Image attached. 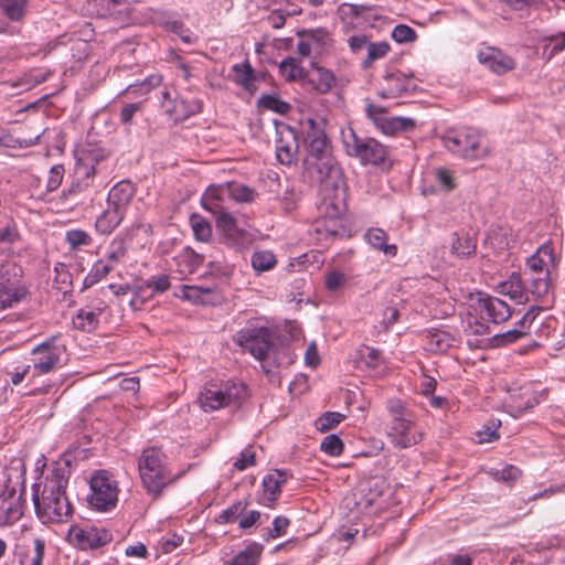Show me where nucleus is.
<instances>
[{"mask_svg":"<svg viewBox=\"0 0 565 565\" xmlns=\"http://www.w3.org/2000/svg\"><path fill=\"white\" fill-rule=\"evenodd\" d=\"M413 75L399 71L383 76V88L379 92L382 98H397L417 90Z\"/></svg>","mask_w":565,"mask_h":565,"instance_id":"dca6fc26","label":"nucleus"},{"mask_svg":"<svg viewBox=\"0 0 565 565\" xmlns=\"http://www.w3.org/2000/svg\"><path fill=\"white\" fill-rule=\"evenodd\" d=\"M490 475L494 480L505 483L512 487L522 476V471L512 465H509L500 470H492Z\"/></svg>","mask_w":565,"mask_h":565,"instance_id":"49530a36","label":"nucleus"},{"mask_svg":"<svg viewBox=\"0 0 565 565\" xmlns=\"http://www.w3.org/2000/svg\"><path fill=\"white\" fill-rule=\"evenodd\" d=\"M225 189L226 194L241 203H252L257 196V192L245 184H228Z\"/></svg>","mask_w":565,"mask_h":565,"instance_id":"79ce46f5","label":"nucleus"},{"mask_svg":"<svg viewBox=\"0 0 565 565\" xmlns=\"http://www.w3.org/2000/svg\"><path fill=\"white\" fill-rule=\"evenodd\" d=\"M70 469L66 466L57 467L46 479L41 497L39 484L34 483L33 502L38 518L43 523L66 522L73 514V507L66 497Z\"/></svg>","mask_w":565,"mask_h":565,"instance_id":"f03ea898","label":"nucleus"},{"mask_svg":"<svg viewBox=\"0 0 565 565\" xmlns=\"http://www.w3.org/2000/svg\"><path fill=\"white\" fill-rule=\"evenodd\" d=\"M113 271V264L98 259L86 275L83 281V288H90L98 281L104 279L109 273Z\"/></svg>","mask_w":565,"mask_h":565,"instance_id":"4c0bfd02","label":"nucleus"},{"mask_svg":"<svg viewBox=\"0 0 565 565\" xmlns=\"http://www.w3.org/2000/svg\"><path fill=\"white\" fill-rule=\"evenodd\" d=\"M305 145L307 153L302 162V178L326 190L338 188L342 180V170L333 156L324 129L311 118L307 120Z\"/></svg>","mask_w":565,"mask_h":565,"instance_id":"f257e3e1","label":"nucleus"},{"mask_svg":"<svg viewBox=\"0 0 565 565\" xmlns=\"http://www.w3.org/2000/svg\"><path fill=\"white\" fill-rule=\"evenodd\" d=\"M386 407L391 415L387 437L393 447L405 449L420 443L423 431L416 424L415 414L396 398L388 399Z\"/></svg>","mask_w":565,"mask_h":565,"instance_id":"20e7f679","label":"nucleus"},{"mask_svg":"<svg viewBox=\"0 0 565 565\" xmlns=\"http://www.w3.org/2000/svg\"><path fill=\"white\" fill-rule=\"evenodd\" d=\"M391 51V45L386 41L382 42H370L367 45V55L366 58L363 61V67L369 68L372 66V64L380 58H383L387 55V53Z\"/></svg>","mask_w":565,"mask_h":565,"instance_id":"a18cd8bd","label":"nucleus"},{"mask_svg":"<svg viewBox=\"0 0 565 565\" xmlns=\"http://www.w3.org/2000/svg\"><path fill=\"white\" fill-rule=\"evenodd\" d=\"M392 39L397 43H411L417 39V34L413 28L398 24L392 31Z\"/></svg>","mask_w":565,"mask_h":565,"instance_id":"052dcab7","label":"nucleus"},{"mask_svg":"<svg viewBox=\"0 0 565 565\" xmlns=\"http://www.w3.org/2000/svg\"><path fill=\"white\" fill-rule=\"evenodd\" d=\"M45 544L41 539L33 541V547H26L20 556L21 565H42Z\"/></svg>","mask_w":565,"mask_h":565,"instance_id":"e433bc0d","label":"nucleus"},{"mask_svg":"<svg viewBox=\"0 0 565 565\" xmlns=\"http://www.w3.org/2000/svg\"><path fill=\"white\" fill-rule=\"evenodd\" d=\"M63 348L55 344V337L39 344L32 350L33 375H42L54 371L61 360Z\"/></svg>","mask_w":565,"mask_h":565,"instance_id":"ddd939ff","label":"nucleus"},{"mask_svg":"<svg viewBox=\"0 0 565 565\" xmlns=\"http://www.w3.org/2000/svg\"><path fill=\"white\" fill-rule=\"evenodd\" d=\"M367 117L385 135L393 136L399 131H411L415 128V121L406 117H387L386 110L374 104L365 108Z\"/></svg>","mask_w":565,"mask_h":565,"instance_id":"4468645a","label":"nucleus"},{"mask_svg":"<svg viewBox=\"0 0 565 565\" xmlns=\"http://www.w3.org/2000/svg\"><path fill=\"white\" fill-rule=\"evenodd\" d=\"M500 422L490 420L483 426V429L478 431L479 443H490L499 439L498 428Z\"/></svg>","mask_w":565,"mask_h":565,"instance_id":"69168bd1","label":"nucleus"},{"mask_svg":"<svg viewBox=\"0 0 565 565\" xmlns=\"http://www.w3.org/2000/svg\"><path fill=\"white\" fill-rule=\"evenodd\" d=\"M24 296L10 284H0V312L18 303Z\"/></svg>","mask_w":565,"mask_h":565,"instance_id":"37998d69","label":"nucleus"},{"mask_svg":"<svg viewBox=\"0 0 565 565\" xmlns=\"http://www.w3.org/2000/svg\"><path fill=\"white\" fill-rule=\"evenodd\" d=\"M216 228L220 232L221 242L236 252L248 249L255 241V234L241 227L233 214L218 216Z\"/></svg>","mask_w":565,"mask_h":565,"instance_id":"9b49d317","label":"nucleus"},{"mask_svg":"<svg viewBox=\"0 0 565 565\" xmlns=\"http://www.w3.org/2000/svg\"><path fill=\"white\" fill-rule=\"evenodd\" d=\"M201 110L202 102L200 99H188L182 96H177L171 102V106H167V113H169L175 121H183Z\"/></svg>","mask_w":565,"mask_h":565,"instance_id":"5701e85b","label":"nucleus"},{"mask_svg":"<svg viewBox=\"0 0 565 565\" xmlns=\"http://www.w3.org/2000/svg\"><path fill=\"white\" fill-rule=\"evenodd\" d=\"M245 396L246 386L243 383H227L224 388L210 385L200 393L199 403L204 412H212L237 403Z\"/></svg>","mask_w":565,"mask_h":565,"instance_id":"9d476101","label":"nucleus"},{"mask_svg":"<svg viewBox=\"0 0 565 565\" xmlns=\"http://www.w3.org/2000/svg\"><path fill=\"white\" fill-rule=\"evenodd\" d=\"M263 550L264 546L262 544L252 542L232 559L226 561L224 565H257Z\"/></svg>","mask_w":565,"mask_h":565,"instance_id":"c756f323","label":"nucleus"},{"mask_svg":"<svg viewBox=\"0 0 565 565\" xmlns=\"http://www.w3.org/2000/svg\"><path fill=\"white\" fill-rule=\"evenodd\" d=\"M190 224L194 237L200 242H209L212 238V226L209 221L199 214L190 216Z\"/></svg>","mask_w":565,"mask_h":565,"instance_id":"a19ab883","label":"nucleus"},{"mask_svg":"<svg viewBox=\"0 0 565 565\" xmlns=\"http://www.w3.org/2000/svg\"><path fill=\"white\" fill-rule=\"evenodd\" d=\"M143 106H145L143 102L126 104L121 108L120 114H119L120 122L125 126H130L132 122L134 116L138 111H142Z\"/></svg>","mask_w":565,"mask_h":565,"instance_id":"0e129e2a","label":"nucleus"},{"mask_svg":"<svg viewBox=\"0 0 565 565\" xmlns=\"http://www.w3.org/2000/svg\"><path fill=\"white\" fill-rule=\"evenodd\" d=\"M234 341L259 361H265L275 351L274 333L264 327L242 329Z\"/></svg>","mask_w":565,"mask_h":565,"instance_id":"1a4fd4ad","label":"nucleus"},{"mask_svg":"<svg viewBox=\"0 0 565 565\" xmlns=\"http://www.w3.org/2000/svg\"><path fill=\"white\" fill-rule=\"evenodd\" d=\"M90 495L88 503L97 511H108L116 507L118 501L117 481L107 470L95 472L90 480Z\"/></svg>","mask_w":565,"mask_h":565,"instance_id":"6e6552de","label":"nucleus"},{"mask_svg":"<svg viewBox=\"0 0 565 565\" xmlns=\"http://www.w3.org/2000/svg\"><path fill=\"white\" fill-rule=\"evenodd\" d=\"M259 108L270 110L279 115H286L291 109V106L279 98L278 95L264 94L260 96L257 103Z\"/></svg>","mask_w":565,"mask_h":565,"instance_id":"ea45409f","label":"nucleus"},{"mask_svg":"<svg viewBox=\"0 0 565 565\" xmlns=\"http://www.w3.org/2000/svg\"><path fill=\"white\" fill-rule=\"evenodd\" d=\"M548 276L539 275V276H530V287L527 292H531L536 298H541L545 296L548 291Z\"/></svg>","mask_w":565,"mask_h":565,"instance_id":"bf43d9fd","label":"nucleus"},{"mask_svg":"<svg viewBox=\"0 0 565 565\" xmlns=\"http://www.w3.org/2000/svg\"><path fill=\"white\" fill-rule=\"evenodd\" d=\"M529 334V331L512 329L501 334H495L492 338V343L494 347H504L510 343L516 342L519 339Z\"/></svg>","mask_w":565,"mask_h":565,"instance_id":"13d9d810","label":"nucleus"},{"mask_svg":"<svg viewBox=\"0 0 565 565\" xmlns=\"http://www.w3.org/2000/svg\"><path fill=\"white\" fill-rule=\"evenodd\" d=\"M183 298L199 305H214L221 292L216 285L213 286H184Z\"/></svg>","mask_w":565,"mask_h":565,"instance_id":"a878e982","label":"nucleus"},{"mask_svg":"<svg viewBox=\"0 0 565 565\" xmlns=\"http://www.w3.org/2000/svg\"><path fill=\"white\" fill-rule=\"evenodd\" d=\"M334 84L335 76L330 70L313 64L311 71H307L302 86L318 94H327Z\"/></svg>","mask_w":565,"mask_h":565,"instance_id":"412c9836","label":"nucleus"},{"mask_svg":"<svg viewBox=\"0 0 565 565\" xmlns=\"http://www.w3.org/2000/svg\"><path fill=\"white\" fill-rule=\"evenodd\" d=\"M232 71L234 73V82L237 85H241L252 94L256 92V74L248 61L241 64H234Z\"/></svg>","mask_w":565,"mask_h":565,"instance_id":"c85d7f7f","label":"nucleus"},{"mask_svg":"<svg viewBox=\"0 0 565 565\" xmlns=\"http://www.w3.org/2000/svg\"><path fill=\"white\" fill-rule=\"evenodd\" d=\"M443 141L450 152L467 160H480L490 152L480 132L470 127L460 130H447L443 136Z\"/></svg>","mask_w":565,"mask_h":565,"instance_id":"0eeeda50","label":"nucleus"},{"mask_svg":"<svg viewBox=\"0 0 565 565\" xmlns=\"http://www.w3.org/2000/svg\"><path fill=\"white\" fill-rule=\"evenodd\" d=\"M72 323L76 330L90 333L98 327V313L93 310L82 308L73 318Z\"/></svg>","mask_w":565,"mask_h":565,"instance_id":"72a5a7b5","label":"nucleus"},{"mask_svg":"<svg viewBox=\"0 0 565 565\" xmlns=\"http://www.w3.org/2000/svg\"><path fill=\"white\" fill-rule=\"evenodd\" d=\"M105 14L118 22H127L130 15V0H100Z\"/></svg>","mask_w":565,"mask_h":565,"instance_id":"2f4dec72","label":"nucleus"},{"mask_svg":"<svg viewBox=\"0 0 565 565\" xmlns=\"http://www.w3.org/2000/svg\"><path fill=\"white\" fill-rule=\"evenodd\" d=\"M279 72L288 82L301 81L303 83L306 73L296 58L288 56L279 64Z\"/></svg>","mask_w":565,"mask_h":565,"instance_id":"c9c22d12","label":"nucleus"},{"mask_svg":"<svg viewBox=\"0 0 565 565\" xmlns=\"http://www.w3.org/2000/svg\"><path fill=\"white\" fill-rule=\"evenodd\" d=\"M343 142L348 154L358 158L364 166L372 164L386 170L393 166L388 148L374 138H361L351 129Z\"/></svg>","mask_w":565,"mask_h":565,"instance_id":"423d86ee","label":"nucleus"},{"mask_svg":"<svg viewBox=\"0 0 565 565\" xmlns=\"http://www.w3.org/2000/svg\"><path fill=\"white\" fill-rule=\"evenodd\" d=\"M277 258L270 250H258L252 256V267L258 271H266L275 267Z\"/></svg>","mask_w":565,"mask_h":565,"instance_id":"c03bdc74","label":"nucleus"},{"mask_svg":"<svg viewBox=\"0 0 565 565\" xmlns=\"http://www.w3.org/2000/svg\"><path fill=\"white\" fill-rule=\"evenodd\" d=\"M65 242L70 245L71 249H78L82 246L90 245L92 237L84 230H71L65 234Z\"/></svg>","mask_w":565,"mask_h":565,"instance_id":"5fc2aeb1","label":"nucleus"},{"mask_svg":"<svg viewBox=\"0 0 565 565\" xmlns=\"http://www.w3.org/2000/svg\"><path fill=\"white\" fill-rule=\"evenodd\" d=\"M127 254V248L122 242L113 243L111 249L107 253L106 257L102 259L108 264H113V270L116 265L124 260Z\"/></svg>","mask_w":565,"mask_h":565,"instance_id":"680f3d73","label":"nucleus"},{"mask_svg":"<svg viewBox=\"0 0 565 565\" xmlns=\"http://www.w3.org/2000/svg\"><path fill=\"white\" fill-rule=\"evenodd\" d=\"M171 287L170 277L166 274H161L158 276H151L147 280H145L143 285L138 289L142 291L145 288L152 290L154 294H163L169 290Z\"/></svg>","mask_w":565,"mask_h":565,"instance_id":"864d4df0","label":"nucleus"},{"mask_svg":"<svg viewBox=\"0 0 565 565\" xmlns=\"http://www.w3.org/2000/svg\"><path fill=\"white\" fill-rule=\"evenodd\" d=\"M26 4L28 0H0L3 14L14 22L23 20Z\"/></svg>","mask_w":565,"mask_h":565,"instance_id":"58836bf2","label":"nucleus"},{"mask_svg":"<svg viewBox=\"0 0 565 565\" xmlns=\"http://www.w3.org/2000/svg\"><path fill=\"white\" fill-rule=\"evenodd\" d=\"M552 248L548 245L541 246L534 255L526 260L530 276L550 275L548 263L553 260Z\"/></svg>","mask_w":565,"mask_h":565,"instance_id":"bb28decb","label":"nucleus"},{"mask_svg":"<svg viewBox=\"0 0 565 565\" xmlns=\"http://www.w3.org/2000/svg\"><path fill=\"white\" fill-rule=\"evenodd\" d=\"M344 418L345 416L341 413L326 412L316 419V428L321 433L329 431L335 428Z\"/></svg>","mask_w":565,"mask_h":565,"instance_id":"8fccbe9b","label":"nucleus"},{"mask_svg":"<svg viewBox=\"0 0 565 565\" xmlns=\"http://www.w3.org/2000/svg\"><path fill=\"white\" fill-rule=\"evenodd\" d=\"M138 471L143 488L153 498H159L164 488L180 478V473H173L168 455L157 446L142 450L138 458Z\"/></svg>","mask_w":565,"mask_h":565,"instance_id":"7ed1b4c3","label":"nucleus"},{"mask_svg":"<svg viewBox=\"0 0 565 565\" xmlns=\"http://www.w3.org/2000/svg\"><path fill=\"white\" fill-rule=\"evenodd\" d=\"M497 290L499 294L510 297L518 303H525L529 301L527 288L524 286L520 273H512L505 281L498 285Z\"/></svg>","mask_w":565,"mask_h":565,"instance_id":"b1692460","label":"nucleus"},{"mask_svg":"<svg viewBox=\"0 0 565 565\" xmlns=\"http://www.w3.org/2000/svg\"><path fill=\"white\" fill-rule=\"evenodd\" d=\"M162 82L160 74H151L140 83H134L127 86L125 93H139L148 94L153 88L158 87Z\"/></svg>","mask_w":565,"mask_h":565,"instance_id":"de8ad7c7","label":"nucleus"},{"mask_svg":"<svg viewBox=\"0 0 565 565\" xmlns=\"http://www.w3.org/2000/svg\"><path fill=\"white\" fill-rule=\"evenodd\" d=\"M68 541L79 550H95L111 542L113 535L106 529L72 525L67 533Z\"/></svg>","mask_w":565,"mask_h":565,"instance_id":"f8f14e48","label":"nucleus"},{"mask_svg":"<svg viewBox=\"0 0 565 565\" xmlns=\"http://www.w3.org/2000/svg\"><path fill=\"white\" fill-rule=\"evenodd\" d=\"M247 508V502L236 501L230 508L222 511L216 518L215 522L218 524H227L233 523L237 520L238 516L243 514V512Z\"/></svg>","mask_w":565,"mask_h":565,"instance_id":"09e8293b","label":"nucleus"},{"mask_svg":"<svg viewBox=\"0 0 565 565\" xmlns=\"http://www.w3.org/2000/svg\"><path fill=\"white\" fill-rule=\"evenodd\" d=\"M320 195L319 210L322 215L312 224L315 233L320 239L347 236L348 228L341 217L342 200L339 196V186L330 190L320 188Z\"/></svg>","mask_w":565,"mask_h":565,"instance_id":"39448f33","label":"nucleus"},{"mask_svg":"<svg viewBox=\"0 0 565 565\" xmlns=\"http://www.w3.org/2000/svg\"><path fill=\"white\" fill-rule=\"evenodd\" d=\"M476 310L479 311L482 319H488L493 323L504 322L512 315L507 302L481 292L478 294Z\"/></svg>","mask_w":565,"mask_h":565,"instance_id":"f3484780","label":"nucleus"},{"mask_svg":"<svg viewBox=\"0 0 565 565\" xmlns=\"http://www.w3.org/2000/svg\"><path fill=\"white\" fill-rule=\"evenodd\" d=\"M290 525V520L286 516H276L273 521V527L267 529V532L263 535L266 542L280 537L286 534L287 529Z\"/></svg>","mask_w":565,"mask_h":565,"instance_id":"6e6d98bb","label":"nucleus"},{"mask_svg":"<svg viewBox=\"0 0 565 565\" xmlns=\"http://www.w3.org/2000/svg\"><path fill=\"white\" fill-rule=\"evenodd\" d=\"M426 339L428 350L434 352H446L456 341L452 334L439 329L428 331Z\"/></svg>","mask_w":565,"mask_h":565,"instance_id":"7c9ffc66","label":"nucleus"},{"mask_svg":"<svg viewBox=\"0 0 565 565\" xmlns=\"http://www.w3.org/2000/svg\"><path fill=\"white\" fill-rule=\"evenodd\" d=\"M135 194V185L128 180H122L109 190L107 205L126 214Z\"/></svg>","mask_w":565,"mask_h":565,"instance_id":"4be33fe9","label":"nucleus"},{"mask_svg":"<svg viewBox=\"0 0 565 565\" xmlns=\"http://www.w3.org/2000/svg\"><path fill=\"white\" fill-rule=\"evenodd\" d=\"M361 360L365 363V365L370 369H377L382 364L381 352L374 348L365 347L360 352Z\"/></svg>","mask_w":565,"mask_h":565,"instance_id":"e2e57ef3","label":"nucleus"},{"mask_svg":"<svg viewBox=\"0 0 565 565\" xmlns=\"http://www.w3.org/2000/svg\"><path fill=\"white\" fill-rule=\"evenodd\" d=\"M434 175L435 181L439 184L443 191L450 192L456 189L457 182L451 170L445 167H438L434 170Z\"/></svg>","mask_w":565,"mask_h":565,"instance_id":"603ef678","label":"nucleus"},{"mask_svg":"<svg viewBox=\"0 0 565 565\" xmlns=\"http://www.w3.org/2000/svg\"><path fill=\"white\" fill-rule=\"evenodd\" d=\"M347 281V277L343 273L340 271H330L326 276V287L331 290L335 291L344 286Z\"/></svg>","mask_w":565,"mask_h":565,"instance_id":"774afa93","label":"nucleus"},{"mask_svg":"<svg viewBox=\"0 0 565 565\" xmlns=\"http://www.w3.org/2000/svg\"><path fill=\"white\" fill-rule=\"evenodd\" d=\"M126 214L108 206L102 214H99L95 222L96 231L100 234L108 235L113 233L122 222Z\"/></svg>","mask_w":565,"mask_h":565,"instance_id":"cd10ccee","label":"nucleus"},{"mask_svg":"<svg viewBox=\"0 0 565 565\" xmlns=\"http://www.w3.org/2000/svg\"><path fill=\"white\" fill-rule=\"evenodd\" d=\"M287 481V475L282 470H274L263 480L265 493L268 494L270 501H276L281 492V484Z\"/></svg>","mask_w":565,"mask_h":565,"instance_id":"f704fd0d","label":"nucleus"},{"mask_svg":"<svg viewBox=\"0 0 565 565\" xmlns=\"http://www.w3.org/2000/svg\"><path fill=\"white\" fill-rule=\"evenodd\" d=\"M480 64L497 75H503L515 68V61L501 50L488 46L477 54Z\"/></svg>","mask_w":565,"mask_h":565,"instance_id":"a211bd4d","label":"nucleus"},{"mask_svg":"<svg viewBox=\"0 0 565 565\" xmlns=\"http://www.w3.org/2000/svg\"><path fill=\"white\" fill-rule=\"evenodd\" d=\"M455 238L451 243V249L459 256H469L476 250V243L469 235L460 236L458 233L454 234Z\"/></svg>","mask_w":565,"mask_h":565,"instance_id":"3c124183","label":"nucleus"},{"mask_svg":"<svg viewBox=\"0 0 565 565\" xmlns=\"http://www.w3.org/2000/svg\"><path fill=\"white\" fill-rule=\"evenodd\" d=\"M226 189L223 185H211L206 189L202 196V206L204 210L211 212L215 221L222 214H231L223 205Z\"/></svg>","mask_w":565,"mask_h":565,"instance_id":"393cba45","label":"nucleus"},{"mask_svg":"<svg viewBox=\"0 0 565 565\" xmlns=\"http://www.w3.org/2000/svg\"><path fill=\"white\" fill-rule=\"evenodd\" d=\"M367 243L375 249L384 252L386 255L395 256L397 254V246L387 244V234L382 228H370L365 233Z\"/></svg>","mask_w":565,"mask_h":565,"instance_id":"473e14b6","label":"nucleus"},{"mask_svg":"<svg viewBox=\"0 0 565 565\" xmlns=\"http://www.w3.org/2000/svg\"><path fill=\"white\" fill-rule=\"evenodd\" d=\"M320 448L327 455L340 456L343 452L344 445L338 435L331 434L323 438Z\"/></svg>","mask_w":565,"mask_h":565,"instance_id":"4d7b16f0","label":"nucleus"},{"mask_svg":"<svg viewBox=\"0 0 565 565\" xmlns=\"http://www.w3.org/2000/svg\"><path fill=\"white\" fill-rule=\"evenodd\" d=\"M64 167L62 164H55L50 169L49 178L46 181V190L52 192L55 191L63 181Z\"/></svg>","mask_w":565,"mask_h":565,"instance_id":"338daca9","label":"nucleus"},{"mask_svg":"<svg viewBox=\"0 0 565 565\" xmlns=\"http://www.w3.org/2000/svg\"><path fill=\"white\" fill-rule=\"evenodd\" d=\"M276 158L284 166L297 162L299 154V141L296 129L285 125L277 129Z\"/></svg>","mask_w":565,"mask_h":565,"instance_id":"2eb2a0df","label":"nucleus"},{"mask_svg":"<svg viewBox=\"0 0 565 565\" xmlns=\"http://www.w3.org/2000/svg\"><path fill=\"white\" fill-rule=\"evenodd\" d=\"M98 173H100V170L95 166H88L86 163L76 166L74 180L68 188L63 190L62 198L68 199L84 192L93 185L94 178Z\"/></svg>","mask_w":565,"mask_h":565,"instance_id":"aec40b11","label":"nucleus"},{"mask_svg":"<svg viewBox=\"0 0 565 565\" xmlns=\"http://www.w3.org/2000/svg\"><path fill=\"white\" fill-rule=\"evenodd\" d=\"M22 489L19 495L14 489L8 490L0 495V525H7L19 520L23 514L22 495L25 493L24 481H22Z\"/></svg>","mask_w":565,"mask_h":565,"instance_id":"6ab92c4d","label":"nucleus"}]
</instances>
